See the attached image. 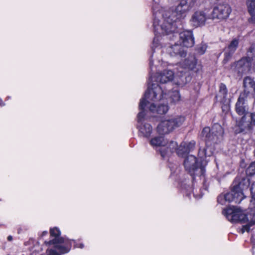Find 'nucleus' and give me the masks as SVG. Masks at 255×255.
<instances>
[{"label":"nucleus","mask_w":255,"mask_h":255,"mask_svg":"<svg viewBox=\"0 0 255 255\" xmlns=\"http://www.w3.org/2000/svg\"><path fill=\"white\" fill-rule=\"evenodd\" d=\"M161 22L160 21L158 25L156 24V26H154L156 33L153 40V47H158L160 46L161 43H159V42L160 40L164 41L167 39H171L178 36L179 40L175 43L174 45H171L169 46L167 49V52L172 56L178 54L183 56L185 53L182 45L184 47H190L194 44V38L192 32L189 30H184L181 32L179 34L175 33L177 24H174L175 25L174 29L167 26L166 31H165L162 29L161 24L159 25Z\"/></svg>","instance_id":"f257e3e1"},{"label":"nucleus","mask_w":255,"mask_h":255,"mask_svg":"<svg viewBox=\"0 0 255 255\" xmlns=\"http://www.w3.org/2000/svg\"><path fill=\"white\" fill-rule=\"evenodd\" d=\"M195 0H181L180 3L177 6L175 11H165L162 7H153V26L159 24L162 21L161 28L165 31L168 26L171 28L175 29V25L179 23L184 14L189 11L194 5Z\"/></svg>","instance_id":"f03ea898"},{"label":"nucleus","mask_w":255,"mask_h":255,"mask_svg":"<svg viewBox=\"0 0 255 255\" xmlns=\"http://www.w3.org/2000/svg\"><path fill=\"white\" fill-rule=\"evenodd\" d=\"M166 94L162 88L158 85L152 84L144 94V98L140 100L144 101V107L145 112L148 109L153 114H164L168 111L167 104H157Z\"/></svg>","instance_id":"7ed1b4c3"},{"label":"nucleus","mask_w":255,"mask_h":255,"mask_svg":"<svg viewBox=\"0 0 255 255\" xmlns=\"http://www.w3.org/2000/svg\"><path fill=\"white\" fill-rule=\"evenodd\" d=\"M223 214L231 222L245 224L242 228V233L249 232L251 227L255 225V210L250 207L248 211H244L234 206L225 209Z\"/></svg>","instance_id":"20e7f679"},{"label":"nucleus","mask_w":255,"mask_h":255,"mask_svg":"<svg viewBox=\"0 0 255 255\" xmlns=\"http://www.w3.org/2000/svg\"><path fill=\"white\" fill-rule=\"evenodd\" d=\"M249 184V180L247 178H243L240 182L236 179L231 192L222 194L218 197V203L222 205H226L232 202L240 203L245 197V191Z\"/></svg>","instance_id":"39448f33"},{"label":"nucleus","mask_w":255,"mask_h":255,"mask_svg":"<svg viewBox=\"0 0 255 255\" xmlns=\"http://www.w3.org/2000/svg\"><path fill=\"white\" fill-rule=\"evenodd\" d=\"M195 142L194 141H190L188 143L183 142L179 146H178L176 142L171 141L168 142L160 151L161 155L162 157H165L176 151L177 155L180 157H184L189 153L195 146Z\"/></svg>","instance_id":"423d86ee"},{"label":"nucleus","mask_w":255,"mask_h":255,"mask_svg":"<svg viewBox=\"0 0 255 255\" xmlns=\"http://www.w3.org/2000/svg\"><path fill=\"white\" fill-rule=\"evenodd\" d=\"M73 241L68 239H52L45 242L48 248L46 250L47 255H62L68 253L71 248Z\"/></svg>","instance_id":"0eeeda50"},{"label":"nucleus","mask_w":255,"mask_h":255,"mask_svg":"<svg viewBox=\"0 0 255 255\" xmlns=\"http://www.w3.org/2000/svg\"><path fill=\"white\" fill-rule=\"evenodd\" d=\"M196 64V60L194 57H190L180 62L178 68L176 75L174 77L175 83L179 86H183L187 82L186 77L185 75L186 72L193 70Z\"/></svg>","instance_id":"6e6552de"},{"label":"nucleus","mask_w":255,"mask_h":255,"mask_svg":"<svg viewBox=\"0 0 255 255\" xmlns=\"http://www.w3.org/2000/svg\"><path fill=\"white\" fill-rule=\"evenodd\" d=\"M185 121L184 117L176 116L162 119L157 127V132L161 134L168 133L182 125Z\"/></svg>","instance_id":"1a4fd4ad"},{"label":"nucleus","mask_w":255,"mask_h":255,"mask_svg":"<svg viewBox=\"0 0 255 255\" xmlns=\"http://www.w3.org/2000/svg\"><path fill=\"white\" fill-rule=\"evenodd\" d=\"M223 133L224 130L222 126L218 124H215L212 127L211 133L210 128L205 127L203 128L200 136L206 142L212 141L217 143L222 139Z\"/></svg>","instance_id":"9d476101"},{"label":"nucleus","mask_w":255,"mask_h":255,"mask_svg":"<svg viewBox=\"0 0 255 255\" xmlns=\"http://www.w3.org/2000/svg\"><path fill=\"white\" fill-rule=\"evenodd\" d=\"M143 105V100H140L139 105L140 112L137 115V128L138 129L140 136L148 138L152 132L153 128L150 124L143 121L144 117L146 115Z\"/></svg>","instance_id":"9b49d317"},{"label":"nucleus","mask_w":255,"mask_h":255,"mask_svg":"<svg viewBox=\"0 0 255 255\" xmlns=\"http://www.w3.org/2000/svg\"><path fill=\"white\" fill-rule=\"evenodd\" d=\"M254 61L255 64V44H253L248 51V57L243 58L234 63L231 66L233 72L238 73H243L250 69L251 59Z\"/></svg>","instance_id":"f8f14e48"},{"label":"nucleus","mask_w":255,"mask_h":255,"mask_svg":"<svg viewBox=\"0 0 255 255\" xmlns=\"http://www.w3.org/2000/svg\"><path fill=\"white\" fill-rule=\"evenodd\" d=\"M188 153L184 157L185 159L184 161V165L185 169L188 171L191 175H199L203 174V168L200 166L196 157L193 155H188Z\"/></svg>","instance_id":"ddd939ff"},{"label":"nucleus","mask_w":255,"mask_h":255,"mask_svg":"<svg viewBox=\"0 0 255 255\" xmlns=\"http://www.w3.org/2000/svg\"><path fill=\"white\" fill-rule=\"evenodd\" d=\"M231 7L227 4L220 3L215 6L211 13V19L224 20L227 19L231 13Z\"/></svg>","instance_id":"4468645a"},{"label":"nucleus","mask_w":255,"mask_h":255,"mask_svg":"<svg viewBox=\"0 0 255 255\" xmlns=\"http://www.w3.org/2000/svg\"><path fill=\"white\" fill-rule=\"evenodd\" d=\"M174 77L173 71L169 70H165L162 72L157 73L155 76H151L149 78V86L148 88L151 86L154 82L157 81L160 83H166L171 81ZM156 84V83H154ZM156 85H158L156 84Z\"/></svg>","instance_id":"2eb2a0df"},{"label":"nucleus","mask_w":255,"mask_h":255,"mask_svg":"<svg viewBox=\"0 0 255 255\" xmlns=\"http://www.w3.org/2000/svg\"><path fill=\"white\" fill-rule=\"evenodd\" d=\"M208 19H211V13H208L207 10H198L194 13L191 21L194 25L199 26L204 25Z\"/></svg>","instance_id":"dca6fc26"},{"label":"nucleus","mask_w":255,"mask_h":255,"mask_svg":"<svg viewBox=\"0 0 255 255\" xmlns=\"http://www.w3.org/2000/svg\"><path fill=\"white\" fill-rule=\"evenodd\" d=\"M236 125L239 128L235 130L236 133L250 131L252 129L253 126H254L251 121L249 115L248 116L246 114L239 121L237 122Z\"/></svg>","instance_id":"f3484780"},{"label":"nucleus","mask_w":255,"mask_h":255,"mask_svg":"<svg viewBox=\"0 0 255 255\" xmlns=\"http://www.w3.org/2000/svg\"><path fill=\"white\" fill-rule=\"evenodd\" d=\"M227 90L226 86L221 84L220 86V90L216 98L221 103H223L222 110L223 111L228 112L230 109V100L227 98Z\"/></svg>","instance_id":"a211bd4d"},{"label":"nucleus","mask_w":255,"mask_h":255,"mask_svg":"<svg viewBox=\"0 0 255 255\" xmlns=\"http://www.w3.org/2000/svg\"><path fill=\"white\" fill-rule=\"evenodd\" d=\"M244 91L247 94H253L255 92V82L250 77H247L244 81Z\"/></svg>","instance_id":"6ab92c4d"},{"label":"nucleus","mask_w":255,"mask_h":255,"mask_svg":"<svg viewBox=\"0 0 255 255\" xmlns=\"http://www.w3.org/2000/svg\"><path fill=\"white\" fill-rule=\"evenodd\" d=\"M149 143L153 147H161L163 148L167 144V140L162 136H156L150 140Z\"/></svg>","instance_id":"aec40b11"},{"label":"nucleus","mask_w":255,"mask_h":255,"mask_svg":"<svg viewBox=\"0 0 255 255\" xmlns=\"http://www.w3.org/2000/svg\"><path fill=\"white\" fill-rule=\"evenodd\" d=\"M236 112L240 115H243L246 112V106L245 105L244 97L240 96L236 105Z\"/></svg>","instance_id":"412c9836"},{"label":"nucleus","mask_w":255,"mask_h":255,"mask_svg":"<svg viewBox=\"0 0 255 255\" xmlns=\"http://www.w3.org/2000/svg\"><path fill=\"white\" fill-rule=\"evenodd\" d=\"M50 233L51 237L54 238L53 239H57L59 240L60 239H66L65 238L60 237L61 232L59 229L57 227L51 228L50 230Z\"/></svg>","instance_id":"4be33fe9"},{"label":"nucleus","mask_w":255,"mask_h":255,"mask_svg":"<svg viewBox=\"0 0 255 255\" xmlns=\"http://www.w3.org/2000/svg\"><path fill=\"white\" fill-rule=\"evenodd\" d=\"M247 5L251 15L255 16V0H247Z\"/></svg>","instance_id":"5701e85b"},{"label":"nucleus","mask_w":255,"mask_h":255,"mask_svg":"<svg viewBox=\"0 0 255 255\" xmlns=\"http://www.w3.org/2000/svg\"><path fill=\"white\" fill-rule=\"evenodd\" d=\"M170 98L171 102L176 104L181 100V96L178 91H174L170 92Z\"/></svg>","instance_id":"b1692460"},{"label":"nucleus","mask_w":255,"mask_h":255,"mask_svg":"<svg viewBox=\"0 0 255 255\" xmlns=\"http://www.w3.org/2000/svg\"><path fill=\"white\" fill-rule=\"evenodd\" d=\"M250 191L252 196L250 207H253V209L255 210V182L252 184Z\"/></svg>","instance_id":"393cba45"},{"label":"nucleus","mask_w":255,"mask_h":255,"mask_svg":"<svg viewBox=\"0 0 255 255\" xmlns=\"http://www.w3.org/2000/svg\"><path fill=\"white\" fill-rule=\"evenodd\" d=\"M213 150L212 148L207 146L206 148H204L203 149H200L199 150V155L201 156L202 155H205V156H210L212 153Z\"/></svg>","instance_id":"a878e982"},{"label":"nucleus","mask_w":255,"mask_h":255,"mask_svg":"<svg viewBox=\"0 0 255 255\" xmlns=\"http://www.w3.org/2000/svg\"><path fill=\"white\" fill-rule=\"evenodd\" d=\"M238 44L239 42L238 40L236 39L232 41L228 48L231 53H233L235 52L238 47Z\"/></svg>","instance_id":"bb28decb"},{"label":"nucleus","mask_w":255,"mask_h":255,"mask_svg":"<svg viewBox=\"0 0 255 255\" xmlns=\"http://www.w3.org/2000/svg\"><path fill=\"white\" fill-rule=\"evenodd\" d=\"M247 174L249 175H253L255 174V161L252 162L247 169Z\"/></svg>","instance_id":"cd10ccee"},{"label":"nucleus","mask_w":255,"mask_h":255,"mask_svg":"<svg viewBox=\"0 0 255 255\" xmlns=\"http://www.w3.org/2000/svg\"><path fill=\"white\" fill-rule=\"evenodd\" d=\"M72 241L71 240H70ZM71 244L73 243L75 244V247L77 248L83 249L84 247V245L83 243H76L74 240H72Z\"/></svg>","instance_id":"c85d7f7f"},{"label":"nucleus","mask_w":255,"mask_h":255,"mask_svg":"<svg viewBox=\"0 0 255 255\" xmlns=\"http://www.w3.org/2000/svg\"><path fill=\"white\" fill-rule=\"evenodd\" d=\"M250 119H251V121L252 122L253 125L255 126V112L249 115Z\"/></svg>","instance_id":"c756f323"},{"label":"nucleus","mask_w":255,"mask_h":255,"mask_svg":"<svg viewBox=\"0 0 255 255\" xmlns=\"http://www.w3.org/2000/svg\"><path fill=\"white\" fill-rule=\"evenodd\" d=\"M251 242L253 244V248H255V239L252 238L251 239Z\"/></svg>","instance_id":"7c9ffc66"},{"label":"nucleus","mask_w":255,"mask_h":255,"mask_svg":"<svg viewBox=\"0 0 255 255\" xmlns=\"http://www.w3.org/2000/svg\"><path fill=\"white\" fill-rule=\"evenodd\" d=\"M206 50V47H202L201 48V51L200 52L201 54H203L205 52V51Z\"/></svg>","instance_id":"2f4dec72"},{"label":"nucleus","mask_w":255,"mask_h":255,"mask_svg":"<svg viewBox=\"0 0 255 255\" xmlns=\"http://www.w3.org/2000/svg\"><path fill=\"white\" fill-rule=\"evenodd\" d=\"M5 105V104L2 102V100L0 98V106L2 107Z\"/></svg>","instance_id":"473e14b6"},{"label":"nucleus","mask_w":255,"mask_h":255,"mask_svg":"<svg viewBox=\"0 0 255 255\" xmlns=\"http://www.w3.org/2000/svg\"><path fill=\"white\" fill-rule=\"evenodd\" d=\"M12 239V236H9L8 237H7V240L9 241H11Z\"/></svg>","instance_id":"72a5a7b5"},{"label":"nucleus","mask_w":255,"mask_h":255,"mask_svg":"<svg viewBox=\"0 0 255 255\" xmlns=\"http://www.w3.org/2000/svg\"><path fill=\"white\" fill-rule=\"evenodd\" d=\"M47 234V232L44 231L42 233V236H43L46 235Z\"/></svg>","instance_id":"f704fd0d"},{"label":"nucleus","mask_w":255,"mask_h":255,"mask_svg":"<svg viewBox=\"0 0 255 255\" xmlns=\"http://www.w3.org/2000/svg\"><path fill=\"white\" fill-rule=\"evenodd\" d=\"M151 64H152V62H151V61H150V67L151 66Z\"/></svg>","instance_id":"c9c22d12"},{"label":"nucleus","mask_w":255,"mask_h":255,"mask_svg":"<svg viewBox=\"0 0 255 255\" xmlns=\"http://www.w3.org/2000/svg\"><path fill=\"white\" fill-rule=\"evenodd\" d=\"M201 196H199V197H197V195H196V197L197 198H201Z\"/></svg>","instance_id":"e433bc0d"},{"label":"nucleus","mask_w":255,"mask_h":255,"mask_svg":"<svg viewBox=\"0 0 255 255\" xmlns=\"http://www.w3.org/2000/svg\"><path fill=\"white\" fill-rule=\"evenodd\" d=\"M0 201H1V200L0 199Z\"/></svg>","instance_id":"4c0bfd02"}]
</instances>
